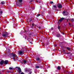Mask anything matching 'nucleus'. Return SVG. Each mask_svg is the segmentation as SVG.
Here are the masks:
<instances>
[{"label": "nucleus", "mask_w": 74, "mask_h": 74, "mask_svg": "<svg viewBox=\"0 0 74 74\" xmlns=\"http://www.w3.org/2000/svg\"><path fill=\"white\" fill-rule=\"evenodd\" d=\"M12 55V57L13 58V59L14 60V61L16 60V59H15V58H18L17 57V56L16 55L14 54V53H10Z\"/></svg>", "instance_id": "1"}, {"label": "nucleus", "mask_w": 74, "mask_h": 74, "mask_svg": "<svg viewBox=\"0 0 74 74\" xmlns=\"http://www.w3.org/2000/svg\"><path fill=\"white\" fill-rule=\"evenodd\" d=\"M8 33L7 32H5L4 34H2V36L3 37H7L8 36Z\"/></svg>", "instance_id": "2"}, {"label": "nucleus", "mask_w": 74, "mask_h": 74, "mask_svg": "<svg viewBox=\"0 0 74 74\" xmlns=\"http://www.w3.org/2000/svg\"><path fill=\"white\" fill-rule=\"evenodd\" d=\"M57 6L59 8H62V5L61 4H58Z\"/></svg>", "instance_id": "3"}, {"label": "nucleus", "mask_w": 74, "mask_h": 74, "mask_svg": "<svg viewBox=\"0 0 74 74\" xmlns=\"http://www.w3.org/2000/svg\"><path fill=\"white\" fill-rule=\"evenodd\" d=\"M63 14L64 15H67L69 14V13H68V12H65L64 11L63 12Z\"/></svg>", "instance_id": "4"}, {"label": "nucleus", "mask_w": 74, "mask_h": 74, "mask_svg": "<svg viewBox=\"0 0 74 74\" xmlns=\"http://www.w3.org/2000/svg\"><path fill=\"white\" fill-rule=\"evenodd\" d=\"M8 63V60H5L4 61V64H7Z\"/></svg>", "instance_id": "5"}, {"label": "nucleus", "mask_w": 74, "mask_h": 74, "mask_svg": "<svg viewBox=\"0 0 74 74\" xmlns=\"http://www.w3.org/2000/svg\"><path fill=\"white\" fill-rule=\"evenodd\" d=\"M17 69H18V71L19 73H21V72H22V71H21V69L20 67H18Z\"/></svg>", "instance_id": "6"}, {"label": "nucleus", "mask_w": 74, "mask_h": 74, "mask_svg": "<svg viewBox=\"0 0 74 74\" xmlns=\"http://www.w3.org/2000/svg\"><path fill=\"white\" fill-rule=\"evenodd\" d=\"M66 73L67 74H71V73H72L73 71H71V72H68V71H66Z\"/></svg>", "instance_id": "7"}, {"label": "nucleus", "mask_w": 74, "mask_h": 74, "mask_svg": "<svg viewBox=\"0 0 74 74\" xmlns=\"http://www.w3.org/2000/svg\"><path fill=\"white\" fill-rule=\"evenodd\" d=\"M64 18H61V19L59 20V22H61L62 21L64 20Z\"/></svg>", "instance_id": "8"}, {"label": "nucleus", "mask_w": 74, "mask_h": 74, "mask_svg": "<svg viewBox=\"0 0 74 74\" xmlns=\"http://www.w3.org/2000/svg\"><path fill=\"white\" fill-rule=\"evenodd\" d=\"M18 54L19 55H22V54H23V52L22 51H20L19 52H18Z\"/></svg>", "instance_id": "9"}, {"label": "nucleus", "mask_w": 74, "mask_h": 74, "mask_svg": "<svg viewBox=\"0 0 74 74\" xmlns=\"http://www.w3.org/2000/svg\"><path fill=\"white\" fill-rule=\"evenodd\" d=\"M4 63V61L1 60L0 62V65H2Z\"/></svg>", "instance_id": "10"}, {"label": "nucleus", "mask_w": 74, "mask_h": 74, "mask_svg": "<svg viewBox=\"0 0 74 74\" xmlns=\"http://www.w3.org/2000/svg\"><path fill=\"white\" fill-rule=\"evenodd\" d=\"M7 52H8V53H10L11 52V51H10V50L9 49H8L7 50Z\"/></svg>", "instance_id": "11"}, {"label": "nucleus", "mask_w": 74, "mask_h": 74, "mask_svg": "<svg viewBox=\"0 0 74 74\" xmlns=\"http://www.w3.org/2000/svg\"><path fill=\"white\" fill-rule=\"evenodd\" d=\"M57 69L58 70H60L61 69V68H60V66H58Z\"/></svg>", "instance_id": "12"}, {"label": "nucleus", "mask_w": 74, "mask_h": 74, "mask_svg": "<svg viewBox=\"0 0 74 74\" xmlns=\"http://www.w3.org/2000/svg\"><path fill=\"white\" fill-rule=\"evenodd\" d=\"M56 36L57 37H61L60 35V34H58L56 35Z\"/></svg>", "instance_id": "13"}, {"label": "nucleus", "mask_w": 74, "mask_h": 74, "mask_svg": "<svg viewBox=\"0 0 74 74\" xmlns=\"http://www.w3.org/2000/svg\"><path fill=\"white\" fill-rule=\"evenodd\" d=\"M36 60L37 61H39V60H40L39 58L38 57L36 58Z\"/></svg>", "instance_id": "14"}, {"label": "nucleus", "mask_w": 74, "mask_h": 74, "mask_svg": "<svg viewBox=\"0 0 74 74\" xmlns=\"http://www.w3.org/2000/svg\"><path fill=\"white\" fill-rule=\"evenodd\" d=\"M36 2H38L39 3H40L41 1H40V0H36Z\"/></svg>", "instance_id": "15"}, {"label": "nucleus", "mask_w": 74, "mask_h": 74, "mask_svg": "<svg viewBox=\"0 0 74 74\" xmlns=\"http://www.w3.org/2000/svg\"><path fill=\"white\" fill-rule=\"evenodd\" d=\"M70 21H71V22H74V19L72 18V19H70Z\"/></svg>", "instance_id": "16"}, {"label": "nucleus", "mask_w": 74, "mask_h": 74, "mask_svg": "<svg viewBox=\"0 0 74 74\" xmlns=\"http://www.w3.org/2000/svg\"><path fill=\"white\" fill-rule=\"evenodd\" d=\"M5 3V2L4 1H2L1 2V4H4Z\"/></svg>", "instance_id": "17"}, {"label": "nucleus", "mask_w": 74, "mask_h": 74, "mask_svg": "<svg viewBox=\"0 0 74 74\" xmlns=\"http://www.w3.org/2000/svg\"><path fill=\"white\" fill-rule=\"evenodd\" d=\"M31 69H25V71H31Z\"/></svg>", "instance_id": "18"}, {"label": "nucleus", "mask_w": 74, "mask_h": 74, "mask_svg": "<svg viewBox=\"0 0 74 74\" xmlns=\"http://www.w3.org/2000/svg\"><path fill=\"white\" fill-rule=\"evenodd\" d=\"M23 62L24 63V64H25L26 63V61L25 60H23Z\"/></svg>", "instance_id": "19"}, {"label": "nucleus", "mask_w": 74, "mask_h": 74, "mask_svg": "<svg viewBox=\"0 0 74 74\" xmlns=\"http://www.w3.org/2000/svg\"><path fill=\"white\" fill-rule=\"evenodd\" d=\"M2 14H3V11H0V15H2Z\"/></svg>", "instance_id": "20"}, {"label": "nucleus", "mask_w": 74, "mask_h": 74, "mask_svg": "<svg viewBox=\"0 0 74 74\" xmlns=\"http://www.w3.org/2000/svg\"><path fill=\"white\" fill-rule=\"evenodd\" d=\"M66 49H68V50L69 51H70V48L69 47H66Z\"/></svg>", "instance_id": "21"}, {"label": "nucleus", "mask_w": 74, "mask_h": 74, "mask_svg": "<svg viewBox=\"0 0 74 74\" xmlns=\"http://www.w3.org/2000/svg\"><path fill=\"white\" fill-rule=\"evenodd\" d=\"M36 67L37 69H39V68H40V66H36Z\"/></svg>", "instance_id": "22"}, {"label": "nucleus", "mask_w": 74, "mask_h": 74, "mask_svg": "<svg viewBox=\"0 0 74 74\" xmlns=\"http://www.w3.org/2000/svg\"><path fill=\"white\" fill-rule=\"evenodd\" d=\"M9 69L10 70H14V68H13L10 67Z\"/></svg>", "instance_id": "23"}, {"label": "nucleus", "mask_w": 74, "mask_h": 74, "mask_svg": "<svg viewBox=\"0 0 74 74\" xmlns=\"http://www.w3.org/2000/svg\"><path fill=\"white\" fill-rule=\"evenodd\" d=\"M18 0V2L19 3H22V0Z\"/></svg>", "instance_id": "24"}, {"label": "nucleus", "mask_w": 74, "mask_h": 74, "mask_svg": "<svg viewBox=\"0 0 74 74\" xmlns=\"http://www.w3.org/2000/svg\"><path fill=\"white\" fill-rule=\"evenodd\" d=\"M58 28L59 29H59H60V26H58Z\"/></svg>", "instance_id": "25"}, {"label": "nucleus", "mask_w": 74, "mask_h": 74, "mask_svg": "<svg viewBox=\"0 0 74 74\" xmlns=\"http://www.w3.org/2000/svg\"><path fill=\"white\" fill-rule=\"evenodd\" d=\"M53 7L55 8H57V6H56V5H54Z\"/></svg>", "instance_id": "26"}, {"label": "nucleus", "mask_w": 74, "mask_h": 74, "mask_svg": "<svg viewBox=\"0 0 74 74\" xmlns=\"http://www.w3.org/2000/svg\"><path fill=\"white\" fill-rule=\"evenodd\" d=\"M40 15H41L40 14H38L37 15V17H38V16H40Z\"/></svg>", "instance_id": "27"}, {"label": "nucleus", "mask_w": 74, "mask_h": 74, "mask_svg": "<svg viewBox=\"0 0 74 74\" xmlns=\"http://www.w3.org/2000/svg\"><path fill=\"white\" fill-rule=\"evenodd\" d=\"M53 1H50V4H53Z\"/></svg>", "instance_id": "28"}, {"label": "nucleus", "mask_w": 74, "mask_h": 74, "mask_svg": "<svg viewBox=\"0 0 74 74\" xmlns=\"http://www.w3.org/2000/svg\"><path fill=\"white\" fill-rule=\"evenodd\" d=\"M71 53L70 52H69V53H65L66 54H70V53Z\"/></svg>", "instance_id": "29"}, {"label": "nucleus", "mask_w": 74, "mask_h": 74, "mask_svg": "<svg viewBox=\"0 0 74 74\" xmlns=\"http://www.w3.org/2000/svg\"><path fill=\"white\" fill-rule=\"evenodd\" d=\"M32 27H33V26H34V23H32Z\"/></svg>", "instance_id": "30"}, {"label": "nucleus", "mask_w": 74, "mask_h": 74, "mask_svg": "<svg viewBox=\"0 0 74 74\" xmlns=\"http://www.w3.org/2000/svg\"><path fill=\"white\" fill-rule=\"evenodd\" d=\"M61 33H62V34H65L64 33H63V32H61V31H60Z\"/></svg>", "instance_id": "31"}, {"label": "nucleus", "mask_w": 74, "mask_h": 74, "mask_svg": "<svg viewBox=\"0 0 74 74\" xmlns=\"http://www.w3.org/2000/svg\"><path fill=\"white\" fill-rule=\"evenodd\" d=\"M32 72L31 71V72H29V74H32Z\"/></svg>", "instance_id": "32"}, {"label": "nucleus", "mask_w": 74, "mask_h": 74, "mask_svg": "<svg viewBox=\"0 0 74 74\" xmlns=\"http://www.w3.org/2000/svg\"><path fill=\"white\" fill-rule=\"evenodd\" d=\"M66 19V20H67V22H68L69 21L68 20L69 19Z\"/></svg>", "instance_id": "33"}, {"label": "nucleus", "mask_w": 74, "mask_h": 74, "mask_svg": "<svg viewBox=\"0 0 74 74\" xmlns=\"http://www.w3.org/2000/svg\"><path fill=\"white\" fill-rule=\"evenodd\" d=\"M53 27H51V29L52 30H53Z\"/></svg>", "instance_id": "34"}, {"label": "nucleus", "mask_w": 74, "mask_h": 74, "mask_svg": "<svg viewBox=\"0 0 74 74\" xmlns=\"http://www.w3.org/2000/svg\"><path fill=\"white\" fill-rule=\"evenodd\" d=\"M60 21H59H59L58 22V24H59V23H60Z\"/></svg>", "instance_id": "35"}, {"label": "nucleus", "mask_w": 74, "mask_h": 74, "mask_svg": "<svg viewBox=\"0 0 74 74\" xmlns=\"http://www.w3.org/2000/svg\"><path fill=\"white\" fill-rule=\"evenodd\" d=\"M29 43H31V44H32V42H29Z\"/></svg>", "instance_id": "36"}, {"label": "nucleus", "mask_w": 74, "mask_h": 74, "mask_svg": "<svg viewBox=\"0 0 74 74\" xmlns=\"http://www.w3.org/2000/svg\"><path fill=\"white\" fill-rule=\"evenodd\" d=\"M69 25H71V24L69 22Z\"/></svg>", "instance_id": "37"}, {"label": "nucleus", "mask_w": 74, "mask_h": 74, "mask_svg": "<svg viewBox=\"0 0 74 74\" xmlns=\"http://www.w3.org/2000/svg\"><path fill=\"white\" fill-rule=\"evenodd\" d=\"M63 52H65V50H63Z\"/></svg>", "instance_id": "38"}, {"label": "nucleus", "mask_w": 74, "mask_h": 74, "mask_svg": "<svg viewBox=\"0 0 74 74\" xmlns=\"http://www.w3.org/2000/svg\"><path fill=\"white\" fill-rule=\"evenodd\" d=\"M30 21H32V20H31Z\"/></svg>", "instance_id": "39"}, {"label": "nucleus", "mask_w": 74, "mask_h": 74, "mask_svg": "<svg viewBox=\"0 0 74 74\" xmlns=\"http://www.w3.org/2000/svg\"><path fill=\"white\" fill-rule=\"evenodd\" d=\"M54 47H56V46H55Z\"/></svg>", "instance_id": "40"}]
</instances>
